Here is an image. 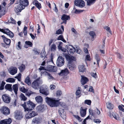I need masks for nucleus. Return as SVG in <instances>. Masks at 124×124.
Listing matches in <instances>:
<instances>
[{
    "instance_id": "1",
    "label": "nucleus",
    "mask_w": 124,
    "mask_h": 124,
    "mask_svg": "<svg viewBox=\"0 0 124 124\" xmlns=\"http://www.w3.org/2000/svg\"><path fill=\"white\" fill-rule=\"evenodd\" d=\"M19 3L15 8V12L18 15H20V13L29 4L28 0H20Z\"/></svg>"
},
{
    "instance_id": "2",
    "label": "nucleus",
    "mask_w": 124,
    "mask_h": 124,
    "mask_svg": "<svg viewBox=\"0 0 124 124\" xmlns=\"http://www.w3.org/2000/svg\"><path fill=\"white\" fill-rule=\"evenodd\" d=\"M58 100H56L55 98H49L46 97V101L48 105L51 107H57L59 106L61 104V102L60 101V99L57 98Z\"/></svg>"
},
{
    "instance_id": "3",
    "label": "nucleus",
    "mask_w": 124,
    "mask_h": 124,
    "mask_svg": "<svg viewBox=\"0 0 124 124\" xmlns=\"http://www.w3.org/2000/svg\"><path fill=\"white\" fill-rule=\"evenodd\" d=\"M69 61L68 67L70 70H73L76 68L75 63L76 60V58L75 56H68L67 58Z\"/></svg>"
},
{
    "instance_id": "4",
    "label": "nucleus",
    "mask_w": 124,
    "mask_h": 124,
    "mask_svg": "<svg viewBox=\"0 0 124 124\" xmlns=\"http://www.w3.org/2000/svg\"><path fill=\"white\" fill-rule=\"evenodd\" d=\"M22 106L24 108L25 111H28L33 110L35 107V105L30 100L28 101L25 102L22 104Z\"/></svg>"
},
{
    "instance_id": "5",
    "label": "nucleus",
    "mask_w": 124,
    "mask_h": 124,
    "mask_svg": "<svg viewBox=\"0 0 124 124\" xmlns=\"http://www.w3.org/2000/svg\"><path fill=\"white\" fill-rule=\"evenodd\" d=\"M1 37L4 43H2L1 44L5 48H7L6 46H9L10 45L11 42V40L7 38L4 35L1 36Z\"/></svg>"
},
{
    "instance_id": "6",
    "label": "nucleus",
    "mask_w": 124,
    "mask_h": 124,
    "mask_svg": "<svg viewBox=\"0 0 124 124\" xmlns=\"http://www.w3.org/2000/svg\"><path fill=\"white\" fill-rule=\"evenodd\" d=\"M6 5V3L4 1L0 5V18L6 13L5 6Z\"/></svg>"
},
{
    "instance_id": "7",
    "label": "nucleus",
    "mask_w": 124,
    "mask_h": 124,
    "mask_svg": "<svg viewBox=\"0 0 124 124\" xmlns=\"http://www.w3.org/2000/svg\"><path fill=\"white\" fill-rule=\"evenodd\" d=\"M0 31L7 34L11 38H12L14 37L13 33L8 28L5 29L0 28Z\"/></svg>"
},
{
    "instance_id": "8",
    "label": "nucleus",
    "mask_w": 124,
    "mask_h": 124,
    "mask_svg": "<svg viewBox=\"0 0 124 124\" xmlns=\"http://www.w3.org/2000/svg\"><path fill=\"white\" fill-rule=\"evenodd\" d=\"M0 111L4 115L7 116L10 114V110L7 107L3 106L1 107Z\"/></svg>"
},
{
    "instance_id": "9",
    "label": "nucleus",
    "mask_w": 124,
    "mask_h": 124,
    "mask_svg": "<svg viewBox=\"0 0 124 124\" xmlns=\"http://www.w3.org/2000/svg\"><path fill=\"white\" fill-rule=\"evenodd\" d=\"M66 48L69 54L72 55L76 51V49L74 47L70 45H67Z\"/></svg>"
},
{
    "instance_id": "10",
    "label": "nucleus",
    "mask_w": 124,
    "mask_h": 124,
    "mask_svg": "<svg viewBox=\"0 0 124 124\" xmlns=\"http://www.w3.org/2000/svg\"><path fill=\"white\" fill-rule=\"evenodd\" d=\"M64 63V58L61 56H58L56 62V64L58 66L61 67L62 66Z\"/></svg>"
},
{
    "instance_id": "11",
    "label": "nucleus",
    "mask_w": 124,
    "mask_h": 124,
    "mask_svg": "<svg viewBox=\"0 0 124 124\" xmlns=\"http://www.w3.org/2000/svg\"><path fill=\"white\" fill-rule=\"evenodd\" d=\"M74 4L76 6L81 8L85 5V2L82 0H76L74 2Z\"/></svg>"
},
{
    "instance_id": "12",
    "label": "nucleus",
    "mask_w": 124,
    "mask_h": 124,
    "mask_svg": "<svg viewBox=\"0 0 124 124\" xmlns=\"http://www.w3.org/2000/svg\"><path fill=\"white\" fill-rule=\"evenodd\" d=\"M38 115L37 113L34 111H30L26 114L25 117L26 118H29L34 117Z\"/></svg>"
},
{
    "instance_id": "13",
    "label": "nucleus",
    "mask_w": 124,
    "mask_h": 124,
    "mask_svg": "<svg viewBox=\"0 0 124 124\" xmlns=\"http://www.w3.org/2000/svg\"><path fill=\"white\" fill-rule=\"evenodd\" d=\"M89 111L90 114L94 117L95 116L96 114L99 115L101 113L100 111L97 108L96 110H94L89 109Z\"/></svg>"
},
{
    "instance_id": "14",
    "label": "nucleus",
    "mask_w": 124,
    "mask_h": 124,
    "mask_svg": "<svg viewBox=\"0 0 124 124\" xmlns=\"http://www.w3.org/2000/svg\"><path fill=\"white\" fill-rule=\"evenodd\" d=\"M2 98L4 102L7 103L10 102L11 99V97L7 94L3 95Z\"/></svg>"
},
{
    "instance_id": "15",
    "label": "nucleus",
    "mask_w": 124,
    "mask_h": 124,
    "mask_svg": "<svg viewBox=\"0 0 124 124\" xmlns=\"http://www.w3.org/2000/svg\"><path fill=\"white\" fill-rule=\"evenodd\" d=\"M39 78H37L34 80L31 84V86L34 88L37 89L39 86Z\"/></svg>"
},
{
    "instance_id": "16",
    "label": "nucleus",
    "mask_w": 124,
    "mask_h": 124,
    "mask_svg": "<svg viewBox=\"0 0 124 124\" xmlns=\"http://www.w3.org/2000/svg\"><path fill=\"white\" fill-rule=\"evenodd\" d=\"M15 117L17 120L21 119L23 118L22 113L19 111H16L15 112Z\"/></svg>"
},
{
    "instance_id": "17",
    "label": "nucleus",
    "mask_w": 124,
    "mask_h": 124,
    "mask_svg": "<svg viewBox=\"0 0 124 124\" xmlns=\"http://www.w3.org/2000/svg\"><path fill=\"white\" fill-rule=\"evenodd\" d=\"M81 82L82 85H84L88 82L89 80L84 75H81Z\"/></svg>"
},
{
    "instance_id": "18",
    "label": "nucleus",
    "mask_w": 124,
    "mask_h": 124,
    "mask_svg": "<svg viewBox=\"0 0 124 124\" xmlns=\"http://www.w3.org/2000/svg\"><path fill=\"white\" fill-rule=\"evenodd\" d=\"M47 70L50 71L55 72L57 70V68L54 66H53L51 65H48L47 66Z\"/></svg>"
},
{
    "instance_id": "19",
    "label": "nucleus",
    "mask_w": 124,
    "mask_h": 124,
    "mask_svg": "<svg viewBox=\"0 0 124 124\" xmlns=\"http://www.w3.org/2000/svg\"><path fill=\"white\" fill-rule=\"evenodd\" d=\"M69 73V72L68 69L66 68L65 69L62 70L61 72L58 73V74L60 76H66Z\"/></svg>"
},
{
    "instance_id": "20",
    "label": "nucleus",
    "mask_w": 124,
    "mask_h": 124,
    "mask_svg": "<svg viewBox=\"0 0 124 124\" xmlns=\"http://www.w3.org/2000/svg\"><path fill=\"white\" fill-rule=\"evenodd\" d=\"M12 122L11 118L5 119L0 121V124H10Z\"/></svg>"
},
{
    "instance_id": "21",
    "label": "nucleus",
    "mask_w": 124,
    "mask_h": 124,
    "mask_svg": "<svg viewBox=\"0 0 124 124\" xmlns=\"http://www.w3.org/2000/svg\"><path fill=\"white\" fill-rule=\"evenodd\" d=\"M17 69L16 67H11L10 69L9 73L12 75H14L17 72Z\"/></svg>"
},
{
    "instance_id": "22",
    "label": "nucleus",
    "mask_w": 124,
    "mask_h": 124,
    "mask_svg": "<svg viewBox=\"0 0 124 124\" xmlns=\"http://www.w3.org/2000/svg\"><path fill=\"white\" fill-rule=\"evenodd\" d=\"M86 108L83 109L82 107H81L80 108V114L81 117H84L86 115Z\"/></svg>"
},
{
    "instance_id": "23",
    "label": "nucleus",
    "mask_w": 124,
    "mask_h": 124,
    "mask_svg": "<svg viewBox=\"0 0 124 124\" xmlns=\"http://www.w3.org/2000/svg\"><path fill=\"white\" fill-rule=\"evenodd\" d=\"M27 27L26 26H25L23 30V32H21L19 33L18 35L21 37H23V33L24 35H26L27 34Z\"/></svg>"
},
{
    "instance_id": "24",
    "label": "nucleus",
    "mask_w": 124,
    "mask_h": 124,
    "mask_svg": "<svg viewBox=\"0 0 124 124\" xmlns=\"http://www.w3.org/2000/svg\"><path fill=\"white\" fill-rule=\"evenodd\" d=\"M36 110L38 112H43L44 110V105H39L36 108Z\"/></svg>"
},
{
    "instance_id": "25",
    "label": "nucleus",
    "mask_w": 124,
    "mask_h": 124,
    "mask_svg": "<svg viewBox=\"0 0 124 124\" xmlns=\"http://www.w3.org/2000/svg\"><path fill=\"white\" fill-rule=\"evenodd\" d=\"M41 74H44L46 75L48 77L49 79H53L54 78L50 73L46 71H41Z\"/></svg>"
},
{
    "instance_id": "26",
    "label": "nucleus",
    "mask_w": 124,
    "mask_h": 124,
    "mask_svg": "<svg viewBox=\"0 0 124 124\" xmlns=\"http://www.w3.org/2000/svg\"><path fill=\"white\" fill-rule=\"evenodd\" d=\"M61 19L63 21L67 22V20H70V17L69 16L64 14L62 15Z\"/></svg>"
},
{
    "instance_id": "27",
    "label": "nucleus",
    "mask_w": 124,
    "mask_h": 124,
    "mask_svg": "<svg viewBox=\"0 0 124 124\" xmlns=\"http://www.w3.org/2000/svg\"><path fill=\"white\" fill-rule=\"evenodd\" d=\"M33 3L34 5H35L38 9H39L41 8V4L37 0H34L33 1Z\"/></svg>"
},
{
    "instance_id": "28",
    "label": "nucleus",
    "mask_w": 124,
    "mask_h": 124,
    "mask_svg": "<svg viewBox=\"0 0 124 124\" xmlns=\"http://www.w3.org/2000/svg\"><path fill=\"white\" fill-rule=\"evenodd\" d=\"M12 84H7L5 85V89L6 90L12 92L13 90L12 88Z\"/></svg>"
},
{
    "instance_id": "29",
    "label": "nucleus",
    "mask_w": 124,
    "mask_h": 124,
    "mask_svg": "<svg viewBox=\"0 0 124 124\" xmlns=\"http://www.w3.org/2000/svg\"><path fill=\"white\" fill-rule=\"evenodd\" d=\"M36 101L38 103H42L43 101L42 98L40 96H38L35 98Z\"/></svg>"
},
{
    "instance_id": "30",
    "label": "nucleus",
    "mask_w": 124,
    "mask_h": 124,
    "mask_svg": "<svg viewBox=\"0 0 124 124\" xmlns=\"http://www.w3.org/2000/svg\"><path fill=\"white\" fill-rule=\"evenodd\" d=\"M24 82L26 84L29 86H31V82L30 78L29 76H27L25 78Z\"/></svg>"
},
{
    "instance_id": "31",
    "label": "nucleus",
    "mask_w": 124,
    "mask_h": 124,
    "mask_svg": "<svg viewBox=\"0 0 124 124\" xmlns=\"http://www.w3.org/2000/svg\"><path fill=\"white\" fill-rule=\"evenodd\" d=\"M18 85L17 84L14 85L13 86V89L16 95L17 94V91L18 90Z\"/></svg>"
},
{
    "instance_id": "32",
    "label": "nucleus",
    "mask_w": 124,
    "mask_h": 124,
    "mask_svg": "<svg viewBox=\"0 0 124 124\" xmlns=\"http://www.w3.org/2000/svg\"><path fill=\"white\" fill-rule=\"evenodd\" d=\"M25 44L26 45H25L24 46L26 48H27L28 47H27L26 45L28 46V47H31L33 46V44L32 42L30 41H26L25 42Z\"/></svg>"
},
{
    "instance_id": "33",
    "label": "nucleus",
    "mask_w": 124,
    "mask_h": 124,
    "mask_svg": "<svg viewBox=\"0 0 124 124\" xmlns=\"http://www.w3.org/2000/svg\"><path fill=\"white\" fill-rule=\"evenodd\" d=\"M25 68V65L23 64H22L18 68L21 72H23Z\"/></svg>"
},
{
    "instance_id": "34",
    "label": "nucleus",
    "mask_w": 124,
    "mask_h": 124,
    "mask_svg": "<svg viewBox=\"0 0 124 124\" xmlns=\"http://www.w3.org/2000/svg\"><path fill=\"white\" fill-rule=\"evenodd\" d=\"M79 70L80 72H84L85 70V66L82 65H80L78 67Z\"/></svg>"
},
{
    "instance_id": "35",
    "label": "nucleus",
    "mask_w": 124,
    "mask_h": 124,
    "mask_svg": "<svg viewBox=\"0 0 124 124\" xmlns=\"http://www.w3.org/2000/svg\"><path fill=\"white\" fill-rule=\"evenodd\" d=\"M81 93L80 88L78 87V90H77L76 92V94L77 96H78V97L79 98L81 96Z\"/></svg>"
},
{
    "instance_id": "36",
    "label": "nucleus",
    "mask_w": 124,
    "mask_h": 124,
    "mask_svg": "<svg viewBox=\"0 0 124 124\" xmlns=\"http://www.w3.org/2000/svg\"><path fill=\"white\" fill-rule=\"evenodd\" d=\"M58 40H61L64 43H66V41L64 39L63 36L62 35H59L57 39Z\"/></svg>"
},
{
    "instance_id": "37",
    "label": "nucleus",
    "mask_w": 124,
    "mask_h": 124,
    "mask_svg": "<svg viewBox=\"0 0 124 124\" xmlns=\"http://www.w3.org/2000/svg\"><path fill=\"white\" fill-rule=\"evenodd\" d=\"M95 58L97 61V64L98 65H99V63L101 59L98 54H95Z\"/></svg>"
},
{
    "instance_id": "38",
    "label": "nucleus",
    "mask_w": 124,
    "mask_h": 124,
    "mask_svg": "<svg viewBox=\"0 0 124 124\" xmlns=\"http://www.w3.org/2000/svg\"><path fill=\"white\" fill-rule=\"evenodd\" d=\"M10 19L11 20V21L10 22H9V21H7V22H6V23H9L14 24H16V22L14 19L13 18H12V17H11L10 18Z\"/></svg>"
},
{
    "instance_id": "39",
    "label": "nucleus",
    "mask_w": 124,
    "mask_h": 124,
    "mask_svg": "<svg viewBox=\"0 0 124 124\" xmlns=\"http://www.w3.org/2000/svg\"><path fill=\"white\" fill-rule=\"evenodd\" d=\"M107 105V108L109 109H112L114 108V106L110 103L108 102Z\"/></svg>"
},
{
    "instance_id": "40",
    "label": "nucleus",
    "mask_w": 124,
    "mask_h": 124,
    "mask_svg": "<svg viewBox=\"0 0 124 124\" xmlns=\"http://www.w3.org/2000/svg\"><path fill=\"white\" fill-rule=\"evenodd\" d=\"M89 34L92 37V40L93 41L94 40V36H96L95 32L93 31H90L89 32Z\"/></svg>"
},
{
    "instance_id": "41",
    "label": "nucleus",
    "mask_w": 124,
    "mask_h": 124,
    "mask_svg": "<svg viewBox=\"0 0 124 124\" xmlns=\"http://www.w3.org/2000/svg\"><path fill=\"white\" fill-rule=\"evenodd\" d=\"M6 83L2 81L0 85V90H2L4 89V86L6 84Z\"/></svg>"
},
{
    "instance_id": "42",
    "label": "nucleus",
    "mask_w": 124,
    "mask_h": 124,
    "mask_svg": "<svg viewBox=\"0 0 124 124\" xmlns=\"http://www.w3.org/2000/svg\"><path fill=\"white\" fill-rule=\"evenodd\" d=\"M39 91L40 93L44 94L46 96H47L48 94V93L45 91L44 89H40Z\"/></svg>"
},
{
    "instance_id": "43",
    "label": "nucleus",
    "mask_w": 124,
    "mask_h": 124,
    "mask_svg": "<svg viewBox=\"0 0 124 124\" xmlns=\"http://www.w3.org/2000/svg\"><path fill=\"white\" fill-rule=\"evenodd\" d=\"M15 79L14 78H9L7 79L6 82L11 83H13L15 82Z\"/></svg>"
},
{
    "instance_id": "44",
    "label": "nucleus",
    "mask_w": 124,
    "mask_h": 124,
    "mask_svg": "<svg viewBox=\"0 0 124 124\" xmlns=\"http://www.w3.org/2000/svg\"><path fill=\"white\" fill-rule=\"evenodd\" d=\"M104 28L108 32H109L111 34H112V32L110 28L108 26H105L104 27Z\"/></svg>"
},
{
    "instance_id": "45",
    "label": "nucleus",
    "mask_w": 124,
    "mask_h": 124,
    "mask_svg": "<svg viewBox=\"0 0 124 124\" xmlns=\"http://www.w3.org/2000/svg\"><path fill=\"white\" fill-rule=\"evenodd\" d=\"M56 94L57 97H60L62 94V92L60 90H58L57 91Z\"/></svg>"
},
{
    "instance_id": "46",
    "label": "nucleus",
    "mask_w": 124,
    "mask_h": 124,
    "mask_svg": "<svg viewBox=\"0 0 124 124\" xmlns=\"http://www.w3.org/2000/svg\"><path fill=\"white\" fill-rule=\"evenodd\" d=\"M113 116L114 117L116 120H120V117L118 114L116 113L114 115H113Z\"/></svg>"
},
{
    "instance_id": "47",
    "label": "nucleus",
    "mask_w": 124,
    "mask_h": 124,
    "mask_svg": "<svg viewBox=\"0 0 124 124\" xmlns=\"http://www.w3.org/2000/svg\"><path fill=\"white\" fill-rule=\"evenodd\" d=\"M73 116L74 118L80 122H81L82 121V119L78 116L74 115H73Z\"/></svg>"
},
{
    "instance_id": "48",
    "label": "nucleus",
    "mask_w": 124,
    "mask_h": 124,
    "mask_svg": "<svg viewBox=\"0 0 124 124\" xmlns=\"http://www.w3.org/2000/svg\"><path fill=\"white\" fill-rule=\"evenodd\" d=\"M21 74L20 73L18 74L17 76L15 77V78L17 79L18 81H20L21 80Z\"/></svg>"
},
{
    "instance_id": "49",
    "label": "nucleus",
    "mask_w": 124,
    "mask_h": 124,
    "mask_svg": "<svg viewBox=\"0 0 124 124\" xmlns=\"http://www.w3.org/2000/svg\"><path fill=\"white\" fill-rule=\"evenodd\" d=\"M91 101L90 100H85L84 101L85 104H86L89 105H91Z\"/></svg>"
},
{
    "instance_id": "50",
    "label": "nucleus",
    "mask_w": 124,
    "mask_h": 124,
    "mask_svg": "<svg viewBox=\"0 0 124 124\" xmlns=\"http://www.w3.org/2000/svg\"><path fill=\"white\" fill-rule=\"evenodd\" d=\"M56 47L55 45L54 44H53L51 46V50L54 51L56 50Z\"/></svg>"
},
{
    "instance_id": "51",
    "label": "nucleus",
    "mask_w": 124,
    "mask_h": 124,
    "mask_svg": "<svg viewBox=\"0 0 124 124\" xmlns=\"http://www.w3.org/2000/svg\"><path fill=\"white\" fill-rule=\"evenodd\" d=\"M22 100L23 101H25L27 99V98L25 97L23 94L22 93L21 95Z\"/></svg>"
},
{
    "instance_id": "52",
    "label": "nucleus",
    "mask_w": 124,
    "mask_h": 124,
    "mask_svg": "<svg viewBox=\"0 0 124 124\" xmlns=\"http://www.w3.org/2000/svg\"><path fill=\"white\" fill-rule=\"evenodd\" d=\"M20 90L23 93H25L27 91V90L24 87L23 88H20Z\"/></svg>"
},
{
    "instance_id": "53",
    "label": "nucleus",
    "mask_w": 124,
    "mask_h": 124,
    "mask_svg": "<svg viewBox=\"0 0 124 124\" xmlns=\"http://www.w3.org/2000/svg\"><path fill=\"white\" fill-rule=\"evenodd\" d=\"M91 75L93 77L95 78H97L98 77L96 73L92 72L91 73Z\"/></svg>"
},
{
    "instance_id": "54",
    "label": "nucleus",
    "mask_w": 124,
    "mask_h": 124,
    "mask_svg": "<svg viewBox=\"0 0 124 124\" xmlns=\"http://www.w3.org/2000/svg\"><path fill=\"white\" fill-rule=\"evenodd\" d=\"M58 42L59 43V45L58 46V48L60 49H62V47L61 45L62 44V42L61 41Z\"/></svg>"
},
{
    "instance_id": "55",
    "label": "nucleus",
    "mask_w": 124,
    "mask_h": 124,
    "mask_svg": "<svg viewBox=\"0 0 124 124\" xmlns=\"http://www.w3.org/2000/svg\"><path fill=\"white\" fill-rule=\"evenodd\" d=\"M116 55L117 57L118 58L121 59L122 58V56L120 53H116Z\"/></svg>"
},
{
    "instance_id": "56",
    "label": "nucleus",
    "mask_w": 124,
    "mask_h": 124,
    "mask_svg": "<svg viewBox=\"0 0 124 124\" xmlns=\"http://www.w3.org/2000/svg\"><path fill=\"white\" fill-rule=\"evenodd\" d=\"M26 92V95L28 97H29L31 94L33 93L31 91H30V92L27 91Z\"/></svg>"
},
{
    "instance_id": "57",
    "label": "nucleus",
    "mask_w": 124,
    "mask_h": 124,
    "mask_svg": "<svg viewBox=\"0 0 124 124\" xmlns=\"http://www.w3.org/2000/svg\"><path fill=\"white\" fill-rule=\"evenodd\" d=\"M93 122L97 124H99L101 122V121L99 119H94Z\"/></svg>"
},
{
    "instance_id": "58",
    "label": "nucleus",
    "mask_w": 124,
    "mask_h": 124,
    "mask_svg": "<svg viewBox=\"0 0 124 124\" xmlns=\"http://www.w3.org/2000/svg\"><path fill=\"white\" fill-rule=\"evenodd\" d=\"M118 108L120 110L124 112V108H123L122 106L119 105L118 106Z\"/></svg>"
},
{
    "instance_id": "59",
    "label": "nucleus",
    "mask_w": 124,
    "mask_h": 124,
    "mask_svg": "<svg viewBox=\"0 0 124 124\" xmlns=\"http://www.w3.org/2000/svg\"><path fill=\"white\" fill-rule=\"evenodd\" d=\"M89 91L92 92H94V90L92 86H90L89 87Z\"/></svg>"
},
{
    "instance_id": "60",
    "label": "nucleus",
    "mask_w": 124,
    "mask_h": 124,
    "mask_svg": "<svg viewBox=\"0 0 124 124\" xmlns=\"http://www.w3.org/2000/svg\"><path fill=\"white\" fill-rule=\"evenodd\" d=\"M62 31L60 29H59L56 31V33L58 34H62Z\"/></svg>"
},
{
    "instance_id": "61",
    "label": "nucleus",
    "mask_w": 124,
    "mask_h": 124,
    "mask_svg": "<svg viewBox=\"0 0 124 124\" xmlns=\"http://www.w3.org/2000/svg\"><path fill=\"white\" fill-rule=\"evenodd\" d=\"M18 45H17L18 48L17 49H21V42L19 41L18 43Z\"/></svg>"
},
{
    "instance_id": "62",
    "label": "nucleus",
    "mask_w": 124,
    "mask_h": 124,
    "mask_svg": "<svg viewBox=\"0 0 124 124\" xmlns=\"http://www.w3.org/2000/svg\"><path fill=\"white\" fill-rule=\"evenodd\" d=\"M46 52H43L42 53H41L40 54V57L41 58L44 57L45 55Z\"/></svg>"
},
{
    "instance_id": "63",
    "label": "nucleus",
    "mask_w": 124,
    "mask_h": 124,
    "mask_svg": "<svg viewBox=\"0 0 124 124\" xmlns=\"http://www.w3.org/2000/svg\"><path fill=\"white\" fill-rule=\"evenodd\" d=\"M55 86L53 85H51L50 86V89L51 90H53L55 88Z\"/></svg>"
},
{
    "instance_id": "64",
    "label": "nucleus",
    "mask_w": 124,
    "mask_h": 124,
    "mask_svg": "<svg viewBox=\"0 0 124 124\" xmlns=\"http://www.w3.org/2000/svg\"><path fill=\"white\" fill-rule=\"evenodd\" d=\"M83 11L82 10H78L77 9H76L75 11V14H79V13L81 12H82Z\"/></svg>"
}]
</instances>
